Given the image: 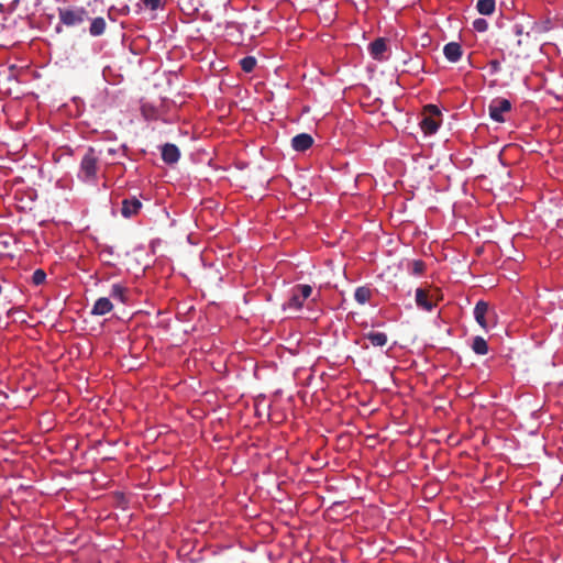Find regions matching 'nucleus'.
<instances>
[{"instance_id": "13", "label": "nucleus", "mask_w": 563, "mask_h": 563, "mask_svg": "<svg viewBox=\"0 0 563 563\" xmlns=\"http://www.w3.org/2000/svg\"><path fill=\"white\" fill-rule=\"evenodd\" d=\"M107 27L106 20L101 16L95 18L91 20L89 26V33L91 36H100L104 33Z\"/></svg>"}, {"instance_id": "12", "label": "nucleus", "mask_w": 563, "mask_h": 563, "mask_svg": "<svg viewBox=\"0 0 563 563\" xmlns=\"http://www.w3.org/2000/svg\"><path fill=\"white\" fill-rule=\"evenodd\" d=\"M387 45L384 38H376L369 44V53L375 59H382L383 54L386 52Z\"/></svg>"}, {"instance_id": "27", "label": "nucleus", "mask_w": 563, "mask_h": 563, "mask_svg": "<svg viewBox=\"0 0 563 563\" xmlns=\"http://www.w3.org/2000/svg\"><path fill=\"white\" fill-rule=\"evenodd\" d=\"M428 291L434 294V303L437 305V302L439 301L440 299V290L438 288H430L428 289Z\"/></svg>"}, {"instance_id": "5", "label": "nucleus", "mask_w": 563, "mask_h": 563, "mask_svg": "<svg viewBox=\"0 0 563 563\" xmlns=\"http://www.w3.org/2000/svg\"><path fill=\"white\" fill-rule=\"evenodd\" d=\"M415 299L417 306L426 311H431L435 307L434 294L428 291V289L417 288Z\"/></svg>"}, {"instance_id": "15", "label": "nucleus", "mask_w": 563, "mask_h": 563, "mask_svg": "<svg viewBox=\"0 0 563 563\" xmlns=\"http://www.w3.org/2000/svg\"><path fill=\"white\" fill-rule=\"evenodd\" d=\"M420 126L426 134H433L439 129V122L433 117L427 115L421 120Z\"/></svg>"}, {"instance_id": "4", "label": "nucleus", "mask_w": 563, "mask_h": 563, "mask_svg": "<svg viewBox=\"0 0 563 563\" xmlns=\"http://www.w3.org/2000/svg\"><path fill=\"white\" fill-rule=\"evenodd\" d=\"M510 109L511 103L508 99H495L488 106L489 117L496 122H505L504 113Z\"/></svg>"}, {"instance_id": "10", "label": "nucleus", "mask_w": 563, "mask_h": 563, "mask_svg": "<svg viewBox=\"0 0 563 563\" xmlns=\"http://www.w3.org/2000/svg\"><path fill=\"white\" fill-rule=\"evenodd\" d=\"M443 53L449 62L455 63L462 57L463 51L459 43L450 42L444 45Z\"/></svg>"}, {"instance_id": "14", "label": "nucleus", "mask_w": 563, "mask_h": 563, "mask_svg": "<svg viewBox=\"0 0 563 563\" xmlns=\"http://www.w3.org/2000/svg\"><path fill=\"white\" fill-rule=\"evenodd\" d=\"M365 339H367L372 345L380 347L385 346L388 342L387 334L384 332L371 331L365 334Z\"/></svg>"}, {"instance_id": "21", "label": "nucleus", "mask_w": 563, "mask_h": 563, "mask_svg": "<svg viewBox=\"0 0 563 563\" xmlns=\"http://www.w3.org/2000/svg\"><path fill=\"white\" fill-rule=\"evenodd\" d=\"M410 266H411V268H410L411 273L413 275H421L424 272V269H426L424 262H422L420 260L412 261Z\"/></svg>"}, {"instance_id": "11", "label": "nucleus", "mask_w": 563, "mask_h": 563, "mask_svg": "<svg viewBox=\"0 0 563 563\" xmlns=\"http://www.w3.org/2000/svg\"><path fill=\"white\" fill-rule=\"evenodd\" d=\"M112 309H113V305H112L111 300L107 297H101L96 300V302L91 309V314L104 316V314L109 313L110 311H112Z\"/></svg>"}, {"instance_id": "9", "label": "nucleus", "mask_w": 563, "mask_h": 563, "mask_svg": "<svg viewBox=\"0 0 563 563\" xmlns=\"http://www.w3.org/2000/svg\"><path fill=\"white\" fill-rule=\"evenodd\" d=\"M179 157H180V152H179V148L175 144L166 143L162 147V159L166 164H175L178 162Z\"/></svg>"}, {"instance_id": "20", "label": "nucleus", "mask_w": 563, "mask_h": 563, "mask_svg": "<svg viewBox=\"0 0 563 563\" xmlns=\"http://www.w3.org/2000/svg\"><path fill=\"white\" fill-rule=\"evenodd\" d=\"M240 65L245 73H252L256 66V58L253 56L243 57Z\"/></svg>"}, {"instance_id": "6", "label": "nucleus", "mask_w": 563, "mask_h": 563, "mask_svg": "<svg viewBox=\"0 0 563 563\" xmlns=\"http://www.w3.org/2000/svg\"><path fill=\"white\" fill-rule=\"evenodd\" d=\"M493 313L494 312L489 310V306L487 302L481 300L475 305V308H474L475 320L484 330H487L489 328L488 317Z\"/></svg>"}, {"instance_id": "17", "label": "nucleus", "mask_w": 563, "mask_h": 563, "mask_svg": "<svg viewBox=\"0 0 563 563\" xmlns=\"http://www.w3.org/2000/svg\"><path fill=\"white\" fill-rule=\"evenodd\" d=\"M476 9L481 14L489 15L495 11V0H478Z\"/></svg>"}, {"instance_id": "16", "label": "nucleus", "mask_w": 563, "mask_h": 563, "mask_svg": "<svg viewBox=\"0 0 563 563\" xmlns=\"http://www.w3.org/2000/svg\"><path fill=\"white\" fill-rule=\"evenodd\" d=\"M372 297V289L365 286L357 287L354 292V298L360 305L369 301Z\"/></svg>"}, {"instance_id": "19", "label": "nucleus", "mask_w": 563, "mask_h": 563, "mask_svg": "<svg viewBox=\"0 0 563 563\" xmlns=\"http://www.w3.org/2000/svg\"><path fill=\"white\" fill-rule=\"evenodd\" d=\"M125 291H126V289L124 287H122L119 284H114L111 287L110 297H112L113 299H118L121 302H124L125 301Z\"/></svg>"}, {"instance_id": "8", "label": "nucleus", "mask_w": 563, "mask_h": 563, "mask_svg": "<svg viewBox=\"0 0 563 563\" xmlns=\"http://www.w3.org/2000/svg\"><path fill=\"white\" fill-rule=\"evenodd\" d=\"M313 144V137L308 133H300L292 137L291 146L297 152H305Z\"/></svg>"}, {"instance_id": "1", "label": "nucleus", "mask_w": 563, "mask_h": 563, "mask_svg": "<svg viewBox=\"0 0 563 563\" xmlns=\"http://www.w3.org/2000/svg\"><path fill=\"white\" fill-rule=\"evenodd\" d=\"M58 18L62 24L74 27L89 20V12L84 7L58 8Z\"/></svg>"}, {"instance_id": "24", "label": "nucleus", "mask_w": 563, "mask_h": 563, "mask_svg": "<svg viewBox=\"0 0 563 563\" xmlns=\"http://www.w3.org/2000/svg\"><path fill=\"white\" fill-rule=\"evenodd\" d=\"M142 2L151 10H157L162 4V0H142Z\"/></svg>"}, {"instance_id": "3", "label": "nucleus", "mask_w": 563, "mask_h": 563, "mask_svg": "<svg viewBox=\"0 0 563 563\" xmlns=\"http://www.w3.org/2000/svg\"><path fill=\"white\" fill-rule=\"evenodd\" d=\"M312 294L309 285H297L292 288L291 295L285 305V308L299 310L303 306L305 300Z\"/></svg>"}, {"instance_id": "22", "label": "nucleus", "mask_w": 563, "mask_h": 563, "mask_svg": "<svg viewBox=\"0 0 563 563\" xmlns=\"http://www.w3.org/2000/svg\"><path fill=\"white\" fill-rule=\"evenodd\" d=\"M46 273L43 269H36L32 275V282L34 285L38 286L45 282Z\"/></svg>"}, {"instance_id": "18", "label": "nucleus", "mask_w": 563, "mask_h": 563, "mask_svg": "<svg viewBox=\"0 0 563 563\" xmlns=\"http://www.w3.org/2000/svg\"><path fill=\"white\" fill-rule=\"evenodd\" d=\"M472 349L476 354H479V355H485L488 352L487 342L482 336L474 338Z\"/></svg>"}, {"instance_id": "7", "label": "nucleus", "mask_w": 563, "mask_h": 563, "mask_svg": "<svg viewBox=\"0 0 563 563\" xmlns=\"http://www.w3.org/2000/svg\"><path fill=\"white\" fill-rule=\"evenodd\" d=\"M142 208V202L136 198L132 197L122 201L121 214L124 218H131L139 213Z\"/></svg>"}, {"instance_id": "2", "label": "nucleus", "mask_w": 563, "mask_h": 563, "mask_svg": "<svg viewBox=\"0 0 563 563\" xmlns=\"http://www.w3.org/2000/svg\"><path fill=\"white\" fill-rule=\"evenodd\" d=\"M98 156L92 147H89L80 162L79 177L85 181L95 180L98 170Z\"/></svg>"}, {"instance_id": "26", "label": "nucleus", "mask_w": 563, "mask_h": 563, "mask_svg": "<svg viewBox=\"0 0 563 563\" xmlns=\"http://www.w3.org/2000/svg\"><path fill=\"white\" fill-rule=\"evenodd\" d=\"M489 66L494 73L499 71L500 69V63L497 59L490 60Z\"/></svg>"}, {"instance_id": "25", "label": "nucleus", "mask_w": 563, "mask_h": 563, "mask_svg": "<svg viewBox=\"0 0 563 563\" xmlns=\"http://www.w3.org/2000/svg\"><path fill=\"white\" fill-rule=\"evenodd\" d=\"M424 110L430 113L431 117L433 115H440V110L434 104H428L426 106Z\"/></svg>"}, {"instance_id": "23", "label": "nucleus", "mask_w": 563, "mask_h": 563, "mask_svg": "<svg viewBox=\"0 0 563 563\" xmlns=\"http://www.w3.org/2000/svg\"><path fill=\"white\" fill-rule=\"evenodd\" d=\"M473 26L477 32H485L488 27V23L485 19H476L473 22Z\"/></svg>"}]
</instances>
